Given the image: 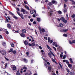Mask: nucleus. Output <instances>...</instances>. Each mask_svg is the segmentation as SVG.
<instances>
[{
  "mask_svg": "<svg viewBox=\"0 0 75 75\" xmlns=\"http://www.w3.org/2000/svg\"><path fill=\"white\" fill-rule=\"evenodd\" d=\"M47 8L48 10H50V11L49 12V15L50 16H51L52 15V12L53 11H52V10L51 9V8L49 6H47Z\"/></svg>",
  "mask_w": 75,
  "mask_h": 75,
  "instance_id": "f257e3e1",
  "label": "nucleus"
},
{
  "mask_svg": "<svg viewBox=\"0 0 75 75\" xmlns=\"http://www.w3.org/2000/svg\"><path fill=\"white\" fill-rule=\"evenodd\" d=\"M50 53L49 52L48 54V55L49 57H50V58H51L52 57L51 56V54H52V55H53L54 57H55V55H54V53H53L52 52L50 51Z\"/></svg>",
  "mask_w": 75,
  "mask_h": 75,
  "instance_id": "f03ea898",
  "label": "nucleus"
},
{
  "mask_svg": "<svg viewBox=\"0 0 75 75\" xmlns=\"http://www.w3.org/2000/svg\"><path fill=\"white\" fill-rule=\"evenodd\" d=\"M11 68H13V70H16L17 68H16V66H15L14 65H11Z\"/></svg>",
  "mask_w": 75,
  "mask_h": 75,
  "instance_id": "7ed1b4c3",
  "label": "nucleus"
},
{
  "mask_svg": "<svg viewBox=\"0 0 75 75\" xmlns=\"http://www.w3.org/2000/svg\"><path fill=\"white\" fill-rule=\"evenodd\" d=\"M1 52L2 53L3 55H4L5 54H7V52L5 50H2Z\"/></svg>",
  "mask_w": 75,
  "mask_h": 75,
  "instance_id": "20e7f679",
  "label": "nucleus"
},
{
  "mask_svg": "<svg viewBox=\"0 0 75 75\" xmlns=\"http://www.w3.org/2000/svg\"><path fill=\"white\" fill-rule=\"evenodd\" d=\"M69 44H72L75 43V40H72V42H71V41L69 40Z\"/></svg>",
  "mask_w": 75,
  "mask_h": 75,
  "instance_id": "39448f33",
  "label": "nucleus"
},
{
  "mask_svg": "<svg viewBox=\"0 0 75 75\" xmlns=\"http://www.w3.org/2000/svg\"><path fill=\"white\" fill-rule=\"evenodd\" d=\"M32 74V73L30 71H29V73H26L25 74V75H31Z\"/></svg>",
  "mask_w": 75,
  "mask_h": 75,
  "instance_id": "423d86ee",
  "label": "nucleus"
},
{
  "mask_svg": "<svg viewBox=\"0 0 75 75\" xmlns=\"http://www.w3.org/2000/svg\"><path fill=\"white\" fill-rule=\"evenodd\" d=\"M59 26L57 25V26L59 27L60 26V27H63V24L61 23H59Z\"/></svg>",
  "mask_w": 75,
  "mask_h": 75,
  "instance_id": "0eeeda50",
  "label": "nucleus"
},
{
  "mask_svg": "<svg viewBox=\"0 0 75 75\" xmlns=\"http://www.w3.org/2000/svg\"><path fill=\"white\" fill-rule=\"evenodd\" d=\"M52 6H51V7H52L53 9H52V12H53V11H54L55 12L56 11V10H55V8H54V5H52Z\"/></svg>",
  "mask_w": 75,
  "mask_h": 75,
  "instance_id": "6e6552de",
  "label": "nucleus"
},
{
  "mask_svg": "<svg viewBox=\"0 0 75 75\" xmlns=\"http://www.w3.org/2000/svg\"><path fill=\"white\" fill-rule=\"evenodd\" d=\"M25 10L23 8H21V12H23V14H25V12H24V11H25Z\"/></svg>",
  "mask_w": 75,
  "mask_h": 75,
  "instance_id": "1a4fd4ad",
  "label": "nucleus"
},
{
  "mask_svg": "<svg viewBox=\"0 0 75 75\" xmlns=\"http://www.w3.org/2000/svg\"><path fill=\"white\" fill-rule=\"evenodd\" d=\"M52 2L53 4H57V2L54 0L52 1Z\"/></svg>",
  "mask_w": 75,
  "mask_h": 75,
  "instance_id": "9d476101",
  "label": "nucleus"
},
{
  "mask_svg": "<svg viewBox=\"0 0 75 75\" xmlns=\"http://www.w3.org/2000/svg\"><path fill=\"white\" fill-rule=\"evenodd\" d=\"M19 16H21L22 19H24V16H23V13L21 14Z\"/></svg>",
  "mask_w": 75,
  "mask_h": 75,
  "instance_id": "9b49d317",
  "label": "nucleus"
},
{
  "mask_svg": "<svg viewBox=\"0 0 75 75\" xmlns=\"http://www.w3.org/2000/svg\"><path fill=\"white\" fill-rule=\"evenodd\" d=\"M23 33H26V30L24 29H23L22 31Z\"/></svg>",
  "mask_w": 75,
  "mask_h": 75,
  "instance_id": "f8f14e48",
  "label": "nucleus"
},
{
  "mask_svg": "<svg viewBox=\"0 0 75 75\" xmlns=\"http://www.w3.org/2000/svg\"><path fill=\"white\" fill-rule=\"evenodd\" d=\"M52 69V66H49L48 67V69L49 71H51Z\"/></svg>",
  "mask_w": 75,
  "mask_h": 75,
  "instance_id": "ddd939ff",
  "label": "nucleus"
},
{
  "mask_svg": "<svg viewBox=\"0 0 75 75\" xmlns=\"http://www.w3.org/2000/svg\"><path fill=\"white\" fill-rule=\"evenodd\" d=\"M67 9L66 8H65L64 9L63 12H64V13H67Z\"/></svg>",
  "mask_w": 75,
  "mask_h": 75,
  "instance_id": "4468645a",
  "label": "nucleus"
},
{
  "mask_svg": "<svg viewBox=\"0 0 75 75\" xmlns=\"http://www.w3.org/2000/svg\"><path fill=\"white\" fill-rule=\"evenodd\" d=\"M24 43L25 45H28V42H27V41L26 40L25 41Z\"/></svg>",
  "mask_w": 75,
  "mask_h": 75,
  "instance_id": "2eb2a0df",
  "label": "nucleus"
},
{
  "mask_svg": "<svg viewBox=\"0 0 75 75\" xmlns=\"http://www.w3.org/2000/svg\"><path fill=\"white\" fill-rule=\"evenodd\" d=\"M44 66H45V68H48V66H47V64L45 62L44 63Z\"/></svg>",
  "mask_w": 75,
  "mask_h": 75,
  "instance_id": "dca6fc26",
  "label": "nucleus"
},
{
  "mask_svg": "<svg viewBox=\"0 0 75 75\" xmlns=\"http://www.w3.org/2000/svg\"><path fill=\"white\" fill-rule=\"evenodd\" d=\"M52 61H53V62H55L56 64H57V62L56 61H55V59L53 58H52Z\"/></svg>",
  "mask_w": 75,
  "mask_h": 75,
  "instance_id": "f3484780",
  "label": "nucleus"
},
{
  "mask_svg": "<svg viewBox=\"0 0 75 75\" xmlns=\"http://www.w3.org/2000/svg\"><path fill=\"white\" fill-rule=\"evenodd\" d=\"M69 60L71 64H72L73 63V61H72V58H70L69 59Z\"/></svg>",
  "mask_w": 75,
  "mask_h": 75,
  "instance_id": "a211bd4d",
  "label": "nucleus"
},
{
  "mask_svg": "<svg viewBox=\"0 0 75 75\" xmlns=\"http://www.w3.org/2000/svg\"><path fill=\"white\" fill-rule=\"evenodd\" d=\"M7 25L8 28H11V25L10 24L8 23Z\"/></svg>",
  "mask_w": 75,
  "mask_h": 75,
  "instance_id": "6ab92c4d",
  "label": "nucleus"
},
{
  "mask_svg": "<svg viewBox=\"0 0 75 75\" xmlns=\"http://www.w3.org/2000/svg\"><path fill=\"white\" fill-rule=\"evenodd\" d=\"M25 7L26 9H27V10H29V7L27 5H25Z\"/></svg>",
  "mask_w": 75,
  "mask_h": 75,
  "instance_id": "aec40b11",
  "label": "nucleus"
},
{
  "mask_svg": "<svg viewBox=\"0 0 75 75\" xmlns=\"http://www.w3.org/2000/svg\"><path fill=\"white\" fill-rule=\"evenodd\" d=\"M68 67H69V68H72V64L69 63V64H68Z\"/></svg>",
  "mask_w": 75,
  "mask_h": 75,
  "instance_id": "412c9836",
  "label": "nucleus"
},
{
  "mask_svg": "<svg viewBox=\"0 0 75 75\" xmlns=\"http://www.w3.org/2000/svg\"><path fill=\"white\" fill-rule=\"evenodd\" d=\"M21 36L22 37H24L25 35L24 33H21Z\"/></svg>",
  "mask_w": 75,
  "mask_h": 75,
  "instance_id": "4be33fe9",
  "label": "nucleus"
},
{
  "mask_svg": "<svg viewBox=\"0 0 75 75\" xmlns=\"http://www.w3.org/2000/svg\"><path fill=\"white\" fill-rule=\"evenodd\" d=\"M68 30V29H63V31L64 32H67V31Z\"/></svg>",
  "mask_w": 75,
  "mask_h": 75,
  "instance_id": "5701e85b",
  "label": "nucleus"
},
{
  "mask_svg": "<svg viewBox=\"0 0 75 75\" xmlns=\"http://www.w3.org/2000/svg\"><path fill=\"white\" fill-rule=\"evenodd\" d=\"M13 17L15 18L16 20H17L18 19V18H17V17L16 16H14V15H13Z\"/></svg>",
  "mask_w": 75,
  "mask_h": 75,
  "instance_id": "b1692460",
  "label": "nucleus"
},
{
  "mask_svg": "<svg viewBox=\"0 0 75 75\" xmlns=\"http://www.w3.org/2000/svg\"><path fill=\"white\" fill-rule=\"evenodd\" d=\"M47 48H48L49 49V50H52V49H51V48L50 47V46H49L47 45Z\"/></svg>",
  "mask_w": 75,
  "mask_h": 75,
  "instance_id": "393cba45",
  "label": "nucleus"
},
{
  "mask_svg": "<svg viewBox=\"0 0 75 75\" xmlns=\"http://www.w3.org/2000/svg\"><path fill=\"white\" fill-rule=\"evenodd\" d=\"M23 61L25 62H28V60L26 59H24Z\"/></svg>",
  "mask_w": 75,
  "mask_h": 75,
  "instance_id": "a878e982",
  "label": "nucleus"
},
{
  "mask_svg": "<svg viewBox=\"0 0 75 75\" xmlns=\"http://www.w3.org/2000/svg\"><path fill=\"white\" fill-rule=\"evenodd\" d=\"M65 19V18H64V17H62L61 18H60V20H61L62 21H63V20Z\"/></svg>",
  "mask_w": 75,
  "mask_h": 75,
  "instance_id": "bb28decb",
  "label": "nucleus"
},
{
  "mask_svg": "<svg viewBox=\"0 0 75 75\" xmlns=\"http://www.w3.org/2000/svg\"><path fill=\"white\" fill-rule=\"evenodd\" d=\"M58 12L59 14H62V12H61L60 11H57V13H58Z\"/></svg>",
  "mask_w": 75,
  "mask_h": 75,
  "instance_id": "cd10ccee",
  "label": "nucleus"
},
{
  "mask_svg": "<svg viewBox=\"0 0 75 75\" xmlns=\"http://www.w3.org/2000/svg\"><path fill=\"white\" fill-rule=\"evenodd\" d=\"M41 31H42V33H44V32H45V29L42 28L41 29Z\"/></svg>",
  "mask_w": 75,
  "mask_h": 75,
  "instance_id": "c85d7f7f",
  "label": "nucleus"
},
{
  "mask_svg": "<svg viewBox=\"0 0 75 75\" xmlns=\"http://www.w3.org/2000/svg\"><path fill=\"white\" fill-rule=\"evenodd\" d=\"M32 46H35V42H34L32 43Z\"/></svg>",
  "mask_w": 75,
  "mask_h": 75,
  "instance_id": "c756f323",
  "label": "nucleus"
},
{
  "mask_svg": "<svg viewBox=\"0 0 75 75\" xmlns=\"http://www.w3.org/2000/svg\"><path fill=\"white\" fill-rule=\"evenodd\" d=\"M67 57V55H64L63 57V59H65V58Z\"/></svg>",
  "mask_w": 75,
  "mask_h": 75,
  "instance_id": "7c9ffc66",
  "label": "nucleus"
},
{
  "mask_svg": "<svg viewBox=\"0 0 75 75\" xmlns=\"http://www.w3.org/2000/svg\"><path fill=\"white\" fill-rule=\"evenodd\" d=\"M2 45H4V46H6V42H3Z\"/></svg>",
  "mask_w": 75,
  "mask_h": 75,
  "instance_id": "2f4dec72",
  "label": "nucleus"
},
{
  "mask_svg": "<svg viewBox=\"0 0 75 75\" xmlns=\"http://www.w3.org/2000/svg\"><path fill=\"white\" fill-rule=\"evenodd\" d=\"M63 21L65 23H66L67 22V21L65 19Z\"/></svg>",
  "mask_w": 75,
  "mask_h": 75,
  "instance_id": "473e14b6",
  "label": "nucleus"
},
{
  "mask_svg": "<svg viewBox=\"0 0 75 75\" xmlns=\"http://www.w3.org/2000/svg\"><path fill=\"white\" fill-rule=\"evenodd\" d=\"M40 20H41V19H40V18H37V21L38 22L40 21Z\"/></svg>",
  "mask_w": 75,
  "mask_h": 75,
  "instance_id": "72a5a7b5",
  "label": "nucleus"
},
{
  "mask_svg": "<svg viewBox=\"0 0 75 75\" xmlns=\"http://www.w3.org/2000/svg\"><path fill=\"white\" fill-rule=\"evenodd\" d=\"M2 30H3V31H6V29H3L2 28H1V29H0V31H2Z\"/></svg>",
  "mask_w": 75,
  "mask_h": 75,
  "instance_id": "f704fd0d",
  "label": "nucleus"
},
{
  "mask_svg": "<svg viewBox=\"0 0 75 75\" xmlns=\"http://www.w3.org/2000/svg\"><path fill=\"white\" fill-rule=\"evenodd\" d=\"M16 74L17 75H21V74H20V73L19 72H17Z\"/></svg>",
  "mask_w": 75,
  "mask_h": 75,
  "instance_id": "c9c22d12",
  "label": "nucleus"
},
{
  "mask_svg": "<svg viewBox=\"0 0 75 75\" xmlns=\"http://www.w3.org/2000/svg\"><path fill=\"white\" fill-rule=\"evenodd\" d=\"M57 44V42H53V45H55Z\"/></svg>",
  "mask_w": 75,
  "mask_h": 75,
  "instance_id": "e433bc0d",
  "label": "nucleus"
},
{
  "mask_svg": "<svg viewBox=\"0 0 75 75\" xmlns=\"http://www.w3.org/2000/svg\"><path fill=\"white\" fill-rule=\"evenodd\" d=\"M30 12L31 14H34V12L33 11H30Z\"/></svg>",
  "mask_w": 75,
  "mask_h": 75,
  "instance_id": "4c0bfd02",
  "label": "nucleus"
},
{
  "mask_svg": "<svg viewBox=\"0 0 75 75\" xmlns=\"http://www.w3.org/2000/svg\"><path fill=\"white\" fill-rule=\"evenodd\" d=\"M6 30V31H5V33H6V34H9V33H8V31H7V30ZM5 30V31H6Z\"/></svg>",
  "mask_w": 75,
  "mask_h": 75,
  "instance_id": "58836bf2",
  "label": "nucleus"
},
{
  "mask_svg": "<svg viewBox=\"0 0 75 75\" xmlns=\"http://www.w3.org/2000/svg\"><path fill=\"white\" fill-rule=\"evenodd\" d=\"M49 6H52V3L51 2H50L48 4Z\"/></svg>",
  "mask_w": 75,
  "mask_h": 75,
  "instance_id": "ea45409f",
  "label": "nucleus"
},
{
  "mask_svg": "<svg viewBox=\"0 0 75 75\" xmlns=\"http://www.w3.org/2000/svg\"><path fill=\"white\" fill-rule=\"evenodd\" d=\"M34 62V60L33 59H32L31 60V64H33V63Z\"/></svg>",
  "mask_w": 75,
  "mask_h": 75,
  "instance_id": "a19ab883",
  "label": "nucleus"
},
{
  "mask_svg": "<svg viewBox=\"0 0 75 75\" xmlns=\"http://www.w3.org/2000/svg\"><path fill=\"white\" fill-rule=\"evenodd\" d=\"M59 65H60V67L62 69V65L60 63H59Z\"/></svg>",
  "mask_w": 75,
  "mask_h": 75,
  "instance_id": "79ce46f5",
  "label": "nucleus"
},
{
  "mask_svg": "<svg viewBox=\"0 0 75 75\" xmlns=\"http://www.w3.org/2000/svg\"><path fill=\"white\" fill-rule=\"evenodd\" d=\"M63 36H64V37H67V35L66 34H64L63 35Z\"/></svg>",
  "mask_w": 75,
  "mask_h": 75,
  "instance_id": "37998d69",
  "label": "nucleus"
},
{
  "mask_svg": "<svg viewBox=\"0 0 75 75\" xmlns=\"http://www.w3.org/2000/svg\"><path fill=\"white\" fill-rule=\"evenodd\" d=\"M51 38L50 37L48 38V42H50V40Z\"/></svg>",
  "mask_w": 75,
  "mask_h": 75,
  "instance_id": "c03bdc74",
  "label": "nucleus"
},
{
  "mask_svg": "<svg viewBox=\"0 0 75 75\" xmlns=\"http://www.w3.org/2000/svg\"><path fill=\"white\" fill-rule=\"evenodd\" d=\"M8 64L7 63H6L5 64V68H7V66Z\"/></svg>",
  "mask_w": 75,
  "mask_h": 75,
  "instance_id": "a18cd8bd",
  "label": "nucleus"
},
{
  "mask_svg": "<svg viewBox=\"0 0 75 75\" xmlns=\"http://www.w3.org/2000/svg\"><path fill=\"white\" fill-rule=\"evenodd\" d=\"M9 14H11V15H14V14H13V13L10 11H9Z\"/></svg>",
  "mask_w": 75,
  "mask_h": 75,
  "instance_id": "49530a36",
  "label": "nucleus"
},
{
  "mask_svg": "<svg viewBox=\"0 0 75 75\" xmlns=\"http://www.w3.org/2000/svg\"><path fill=\"white\" fill-rule=\"evenodd\" d=\"M11 45L12 47H14V45L13 44H11Z\"/></svg>",
  "mask_w": 75,
  "mask_h": 75,
  "instance_id": "de8ad7c7",
  "label": "nucleus"
},
{
  "mask_svg": "<svg viewBox=\"0 0 75 75\" xmlns=\"http://www.w3.org/2000/svg\"><path fill=\"white\" fill-rule=\"evenodd\" d=\"M23 69H27V67H23Z\"/></svg>",
  "mask_w": 75,
  "mask_h": 75,
  "instance_id": "09e8293b",
  "label": "nucleus"
},
{
  "mask_svg": "<svg viewBox=\"0 0 75 75\" xmlns=\"http://www.w3.org/2000/svg\"><path fill=\"white\" fill-rule=\"evenodd\" d=\"M10 50L11 51V52H13V48H11L10 49Z\"/></svg>",
  "mask_w": 75,
  "mask_h": 75,
  "instance_id": "8fccbe9b",
  "label": "nucleus"
},
{
  "mask_svg": "<svg viewBox=\"0 0 75 75\" xmlns=\"http://www.w3.org/2000/svg\"><path fill=\"white\" fill-rule=\"evenodd\" d=\"M66 64H69V62L67 60H66Z\"/></svg>",
  "mask_w": 75,
  "mask_h": 75,
  "instance_id": "3c124183",
  "label": "nucleus"
},
{
  "mask_svg": "<svg viewBox=\"0 0 75 75\" xmlns=\"http://www.w3.org/2000/svg\"><path fill=\"white\" fill-rule=\"evenodd\" d=\"M72 3L73 4H74V5H75V2L74 1H72Z\"/></svg>",
  "mask_w": 75,
  "mask_h": 75,
  "instance_id": "603ef678",
  "label": "nucleus"
},
{
  "mask_svg": "<svg viewBox=\"0 0 75 75\" xmlns=\"http://www.w3.org/2000/svg\"><path fill=\"white\" fill-rule=\"evenodd\" d=\"M44 38L45 40H48V38H47V37H44Z\"/></svg>",
  "mask_w": 75,
  "mask_h": 75,
  "instance_id": "864d4df0",
  "label": "nucleus"
},
{
  "mask_svg": "<svg viewBox=\"0 0 75 75\" xmlns=\"http://www.w3.org/2000/svg\"><path fill=\"white\" fill-rule=\"evenodd\" d=\"M24 13H25V14H28V12L27 11H25H25Z\"/></svg>",
  "mask_w": 75,
  "mask_h": 75,
  "instance_id": "5fc2aeb1",
  "label": "nucleus"
},
{
  "mask_svg": "<svg viewBox=\"0 0 75 75\" xmlns=\"http://www.w3.org/2000/svg\"><path fill=\"white\" fill-rule=\"evenodd\" d=\"M17 14L19 15V16H20V12L17 11Z\"/></svg>",
  "mask_w": 75,
  "mask_h": 75,
  "instance_id": "6e6d98bb",
  "label": "nucleus"
},
{
  "mask_svg": "<svg viewBox=\"0 0 75 75\" xmlns=\"http://www.w3.org/2000/svg\"><path fill=\"white\" fill-rule=\"evenodd\" d=\"M5 59L6 60V61H9L8 59L7 58H6V57H5Z\"/></svg>",
  "mask_w": 75,
  "mask_h": 75,
  "instance_id": "4d7b16f0",
  "label": "nucleus"
},
{
  "mask_svg": "<svg viewBox=\"0 0 75 75\" xmlns=\"http://www.w3.org/2000/svg\"><path fill=\"white\" fill-rule=\"evenodd\" d=\"M28 45H29V46H30V47H31V46H32V44H31V43H28Z\"/></svg>",
  "mask_w": 75,
  "mask_h": 75,
  "instance_id": "13d9d810",
  "label": "nucleus"
},
{
  "mask_svg": "<svg viewBox=\"0 0 75 75\" xmlns=\"http://www.w3.org/2000/svg\"><path fill=\"white\" fill-rule=\"evenodd\" d=\"M50 43H52L53 42V41L52 40H50Z\"/></svg>",
  "mask_w": 75,
  "mask_h": 75,
  "instance_id": "bf43d9fd",
  "label": "nucleus"
},
{
  "mask_svg": "<svg viewBox=\"0 0 75 75\" xmlns=\"http://www.w3.org/2000/svg\"><path fill=\"white\" fill-rule=\"evenodd\" d=\"M62 57H63V55L62 54H60V58H62Z\"/></svg>",
  "mask_w": 75,
  "mask_h": 75,
  "instance_id": "052dcab7",
  "label": "nucleus"
},
{
  "mask_svg": "<svg viewBox=\"0 0 75 75\" xmlns=\"http://www.w3.org/2000/svg\"><path fill=\"white\" fill-rule=\"evenodd\" d=\"M26 54L27 55V56H28V54H29V52H26Z\"/></svg>",
  "mask_w": 75,
  "mask_h": 75,
  "instance_id": "680f3d73",
  "label": "nucleus"
},
{
  "mask_svg": "<svg viewBox=\"0 0 75 75\" xmlns=\"http://www.w3.org/2000/svg\"><path fill=\"white\" fill-rule=\"evenodd\" d=\"M16 9H17V10H18V11H20V9H19V8H17Z\"/></svg>",
  "mask_w": 75,
  "mask_h": 75,
  "instance_id": "e2e57ef3",
  "label": "nucleus"
},
{
  "mask_svg": "<svg viewBox=\"0 0 75 75\" xmlns=\"http://www.w3.org/2000/svg\"><path fill=\"white\" fill-rule=\"evenodd\" d=\"M33 23L34 24H37V22H35V21H34L33 22Z\"/></svg>",
  "mask_w": 75,
  "mask_h": 75,
  "instance_id": "0e129e2a",
  "label": "nucleus"
},
{
  "mask_svg": "<svg viewBox=\"0 0 75 75\" xmlns=\"http://www.w3.org/2000/svg\"><path fill=\"white\" fill-rule=\"evenodd\" d=\"M13 54H16V51L15 50H14L13 51Z\"/></svg>",
  "mask_w": 75,
  "mask_h": 75,
  "instance_id": "69168bd1",
  "label": "nucleus"
},
{
  "mask_svg": "<svg viewBox=\"0 0 75 75\" xmlns=\"http://www.w3.org/2000/svg\"><path fill=\"white\" fill-rule=\"evenodd\" d=\"M71 17H72V18H74L75 17V15H72L71 16Z\"/></svg>",
  "mask_w": 75,
  "mask_h": 75,
  "instance_id": "338daca9",
  "label": "nucleus"
},
{
  "mask_svg": "<svg viewBox=\"0 0 75 75\" xmlns=\"http://www.w3.org/2000/svg\"><path fill=\"white\" fill-rule=\"evenodd\" d=\"M70 75H74V74H73V73H72V72H70Z\"/></svg>",
  "mask_w": 75,
  "mask_h": 75,
  "instance_id": "774afa93",
  "label": "nucleus"
}]
</instances>
